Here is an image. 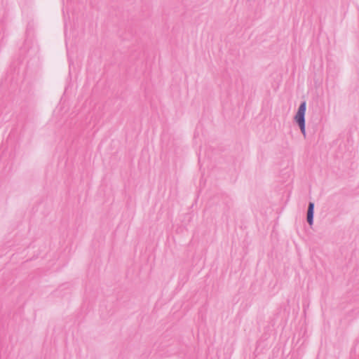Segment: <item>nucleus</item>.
Masks as SVG:
<instances>
[{"label":"nucleus","instance_id":"nucleus-2","mask_svg":"<svg viewBox=\"0 0 359 359\" xmlns=\"http://www.w3.org/2000/svg\"><path fill=\"white\" fill-rule=\"evenodd\" d=\"M306 111V101H302L294 116V121L299 126L302 134L304 137H306V123H305V114Z\"/></svg>","mask_w":359,"mask_h":359},{"label":"nucleus","instance_id":"nucleus-1","mask_svg":"<svg viewBox=\"0 0 359 359\" xmlns=\"http://www.w3.org/2000/svg\"><path fill=\"white\" fill-rule=\"evenodd\" d=\"M39 48L33 38L32 30L27 28L26 30L25 39L20 47L18 55V62H13L10 67V72L14 74L19 73V65L25 60L32 59L37 55Z\"/></svg>","mask_w":359,"mask_h":359},{"label":"nucleus","instance_id":"nucleus-3","mask_svg":"<svg viewBox=\"0 0 359 359\" xmlns=\"http://www.w3.org/2000/svg\"><path fill=\"white\" fill-rule=\"evenodd\" d=\"M314 207H315L314 203L310 201L308 205V209H307V213H306V221L310 226H312V225L313 224Z\"/></svg>","mask_w":359,"mask_h":359}]
</instances>
